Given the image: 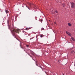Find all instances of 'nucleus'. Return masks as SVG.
Instances as JSON below:
<instances>
[{"mask_svg":"<svg viewBox=\"0 0 75 75\" xmlns=\"http://www.w3.org/2000/svg\"><path fill=\"white\" fill-rule=\"evenodd\" d=\"M11 31L12 34V35L14 37V38H16L17 40H18V39L16 37L17 36V35H16V33H19V32L20 31V30L19 29L15 30L14 28H12L11 29Z\"/></svg>","mask_w":75,"mask_h":75,"instance_id":"f257e3e1","label":"nucleus"},{"mask_svg":"<svg viewBox=\"0 0 75 75\" xmlns=\"http://www.w3.org/2000/svg\"><path fill=\"white\" fill-rule=\"evenodd\" d=\"M71 4V8H75V4L73 2H72Z\"/></svg>","mask_w":75,"mask_h":75,"instance_id":"f03ea898","label":"nucleus"},{"mask_svg":"<svg viewBox=\"0 0 75 75\" xmlns=\"http://www.w3.org/2000/svg\"><path fill=\"white\" fill-rule=\"evenodd\" d=\"M27 51H30V53L31 54H32V55H33V56H34V53L33 52V51L31 50L30 49H28L27 50Z\"/></svg>","mask_w":75,"mask_h":75,"instance_id":"7ed1b4c3","label":"nucleus"},{"mask_svg":"<svg viewBox=\"0 0 75 75\" xmlns=\"http://www.w3.org/2000/svg\"><path fill=\"white\" fill-rule=\"evenodd\" d=\"M24 51H25V50H24ZM25 53H27V54H28V55L29 56H30V57H31V58L33 59V57H32V56H31V55L30 54V53L27 52V51H25Z\"/></svg>","mask_w":75,"mask_h":75,"instance_id":"20e7f679","label":"nucleus"},{"mask_svg":"<svg viewBox=\"0 0 75 75\" xmlns=\"http://www.w3.org/2000/svg\"><path fill=\"white\" fill-rule=\"evenodd\" d=\"M66 33L67 34H68L69 35L71 36V34L70 33H69L67 31H66Z\"/></svg>","mask_w":75,"mask_h":75,"instance_id":"39448f33","label":"nucleus"},{"mask_svg":"<svg viewBox=\"0 0 75 75\" xmlns=\"http://www.w3.org/2000/svg\"><path fill=\"white\" fill-rule=\"evenodd\" d=\"M36 65L37 66H38V67H40V68H41V65H40V64L38 63V64H36Z\"/></svg>","mask_w":75,"mask_h":75,"instance_id":"423d86ee","label":"nucleus"},{"mask_svg":"<svg viewBox=\"0 0 75 75\" xmlns=\"http://www.w3.org/2000/svg\"><path fill=\"white\" fill-rule=\"evenodd\" d=\"M71 53L72 54H74V53H75V52H74V50H72V49H71Z\"/></svg>","mask_w":75,"mask_h":75,"instance_id":"0eeeda50","label":"nucleus"},{"mask_svg":"<svg viewBox=\"0 0 75 75\" xmlns=\"http://www.w3.org/2000/svg\"><path fill=\"white\" fill-rule=\"evenodd\" d=\"M71 38L72 39V40H73V41H75V40L73 38V37H71Z\"/></svg>","mask_w":75,"mask_h":75,"instance_id":"6e6552de","label":"nucleus"},{"mask_svg":"<svg viewBox=\"0 0 75 75\" xmlns=\"http://www.w3.org/2000/svg\"><path fill=\"white\" fill-rule=\"evenodd\" d=\"M5 11L6 14H7V13H8V10H6Z\"/></svg>","mask_w":75,"mask_h":75,"instance_id":"1a4fd4ad","label":"nucleus"},{"mask_svg":"<svg viewBox=\"0 0 75 75\" xmlns=\"http://www.w3.org/2000/svg\"><path fill=\"white\" fill-rule=\"evenodd\" d=\"M68 25L69 26H71V24L70 23H68Z\"/></svg>","mask_w":75,"mask_h":75,"instance_id":"9d476101","label":"nucleus"},{"mask_svg":"<svg viewBox=\"0 0 75 75\" xmlns=\"http://www.w3.org/2000/svg\"><path fill=\"white\" fill-rule=\"evenodd\" d=\"M28 29H30V28H26V30H28Z\"/></svg>","mask_w":75,"mask_h":75,"instance_id":"9b49d317","label":"nucleus"},{"mask_svg":"<svg viewBox=\"0 0 75 75\" xmlns=\"http://www.w3.org/2000/svg\"><path fill=\"white\" fill-rule=\"evenodd\" d=\"M63 7H64L65 6V4H63Z\"/></svg>","mask_w":75,"mask_h":75,"instance_id":"f8f14e48","label":"nucleus"},{"mask_svg":"<svg viewBox=\"0 0 75 75\" xmlns=\"http://www.w3.org/2000/svg\"><path fill=\"white\" fill-rule=\"evenodd\" d=\"M52 14H54V13H55V12L54 11H52Z\"/></svg>","mask_w":75,"mask_h":75,"instance_id":"ddd939ff","label":"nucleus"},{"mask_svg":"<svg viewBox=\"0 0 75 75\" xmlns=\"http://www.w3.org/2000/svg\"><path fill=\"white\" fill-rule=\"evenodd\" d=\"M44 30V28H41V30Z\"/></svg>","mask_w":75,"mask_h":75,"instance_id":"4468645a","label":"nucleus"},{"mask_svg":"<svg viewBox=\"0 0 75 75\" xmlns=\"http://www.w3.org/2000/svg\"><path fill=\"white\" fill-rule=\"evenodd\" d=\"M55 13H58V11H55Z\"/></svg>","mask_w":75,"mask_h":75,"instance_id":"2eb2a0df","label":"nucleus"},{"mask_svg":"<svg viewBox=\"0 0 75 75\" xmlns=\"http://www.w3.org/2000/svg\"><path fill=\"white\" fill-rule=\"evenodd\" d=\"M26 46L27 47H28H28H29V45H26Z\"/></svg>","mask_w":75,"mask_h":75,"instance_id":"dca6fc26","label":"nucleus"},{"mask_svg":"<svg viewBox=\"0 0 75 75\" xmlns=\"http://www.w3.org/2000/svg\"><path fill=\"white\" fill-rule=\"evenodd\" d=\"M42 37H43V36H42V35H40V37H41V38H42Z\"/></svg>","mask_w":75,"mask_h":75,"instance_id":"f3484780","label":"nucleus"},{"mask_svg":"<svg viewBox=\"0 0 75 75\" xmlns=\"http://www.w3.org/2000/svg\"><path fill=\"white\" fill-rule=\"evenodd\" d=\"M56 23V22L54 23V24H57V23Z\"/></svg>","mask_w":75,"mask_h":75,"instance_id":"a211bd4d","label":"nucleus"},{"mask_svg":"<svg viewBox=\"0 0 75 75\" xmlns=\"http://www.w3.org/2000/svg\"><path fill=\"white\" fill-rule=\"evenodd\" d=\"M20 46H21V48H23V47H21V45H20Z\"/></svg>","mask_w":75,"mask_h":75,"instance_id":"6ab92c4d","label":"nucleus"},{"mask_svg":"<svg viewBox=\"0 0 75 75\" xmlns=\"http://www.w3.org/2000/svg\"><path fill=\"white\" fill-rule=\"evenodd\" d=\"M8 24L9 23V21H8Z\"/></svg>","mask_w":75,"mask_h":75,"instance_id":"aec40b11","label":"nucleus"},{"mask_svg":"<svg viewBox=\"0 0 75 75\" xmlns=\"http://www.w3.org/2000/svg\"><path fill=\"white\" fill-rule=\"evenodd\" d=\"M41 21H42V20H41Z\"/></svg>","mask_w":75,"mask_h":75,"instance_id":"412c9836","label":"nucleus"},{"mask_svg":"<svg viewBox=\"0 0 75 75\" xmlns=\"http://www.w3.org/2000/svg\"><path fill=\"white\" fill-rule=\"evenodd\" d=\"M26 7H27L28 8V7L26 6Z\"/></svg>","mask_w":75,"mask_h":75,"instance_id":"4be33fe9","label":"nucleus"},{"mask_svg":"<svg viewBox=\"0 0 75 75\" xmlns=\"http://www.w3.org/2000/svg\"><path fill=\"white\" fill-rule=\"evenodd\" d=\"M28 8V9H29V8Z\"/></svg>","mask_w":75,"mask_h":75,"instance_id":"5701e85b","label":"nucleus"},{"mask_svg":"<svg viewBox=\"0 0 75 75\" xmlns=\"http://www.w3.org/2000/svg\"><path fill=\"white\" fill-rule=\"evenodd\" d=\"M71 49H72V48Z\"/></svg>","mask_w":75,"mask_h":75,"instance_id":"b1692460","label":"nucleus"}]
</instances>
